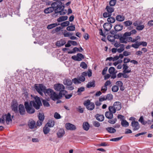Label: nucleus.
Returning a JSON list of instances; mask_svg holds the SVG:
<instances>
[{
    "mask_svg": "<svg viewBox=\"0 0 153 153\" xmlns=\"http://www.w3.org/2000/svg\"><path fill=\"white\" fill-rule=\"evenodd\" d=\"M35 101H31L29 103L27 102H25L24 105L27 112L29 114H32L35 111L33 106L36 109L39 108L42 105V102L39 98L37 96L34 97Z\"/></svg>",
    "mask_w": 153,
    "mask_h": 153,
    "instance_id": "f257e3e1",
    "label": "nucleus"
},
{
    "mask_svg": "<svg viewBox=\"0 0 153 153\" xmlns=\"http://www.w3.org/2000/svg\"><path fill=\"white\" fill-rule=\"evenodd\" d=\"M61 4L58 1H56L51 4V7H48L44 10V12L46 14L50 13L53 10H55V9L57 7V5H60Z\"/></svg>",
    "mask_w": 153,
    "mask_h": 153,
    "instance_id": "f03ea898",
    "label": "nucleus"
},
{
    "mask_svg": "<svg viewBox=\"0 0 153 153\" xmlns=\"http://www.w3.org/2000/svg\"><path fill=\"white\" fill-rule=\"evenodd\" d=\"M132 39V37H130L127 33L125 32L123 35L119 38L120 42V43L126 44L130 42L131 39Z\"/></svg>",
    "mask_w": 153,
    "mask_h": 153,
    "instance_id": "7ed1b4c3",
    "label": "nucleus"
},
{
    "mask_svg": "<svg viewBox=\"0 0 153 153\" xmlns=\"http://www.w3.org/2000/svg\"><path fill=\"white\" fill-rule=\"evenodd\" d=\"M121 104L119 102L116 101L114 102L113 106H110L108 108V110L111 111V109L113 110L112 112L115 113L116 111L120 110L121 108Z\"/></svg>",
    "mask_w": 153,
    "mask_h": 153,
    "instance_id": "20e7f679",
    "label": "nucleus"
},
{
    "mask_svg": "<svg viewBox=\"0 0 153 153\" xmlns=\"http://www.w3.org/2000/svg\"><path fill=\"white\" fill-rule=\"evenodd\" d=\"M61 4L60 5H57V7L55 9V12L56 13H59L60 15H63L66 14V12L64 10V6L62 5V2L58 1Z\"/></svg>",
    "mask_w": 153,
    "mask_h": 153,
    "instance_id": "39448f33",
    "label": "nucleus"
},
{
    "mask_svg": "<svg viewBox=\"0 0 153 153\" xmlns=\"http://www.w3.org/2000/svg\"><path fill=\"white\" fill-rule=\"evenodd\" d=\"M3 119L2 122H6V123L8 125L11 123L12 121V118H13V116L11 117V115L9 113L7 114H5L2 116Z\"/></svg>",
    "mask_w": 153,
    "mask_h": 153,
    "instance_id": "423d86ee",
    "label": "nucleus"
},
{
    "mask_svg": "<svg viewBox=\"0 0 153 153\" xmlns=\"http://www.w3.org/2000/svg\"><path fill=\"white\" fill-rule=\"evenodd\" d=\"M34 87L36 91L40 95L42 96L43 92H44L46 87L42 84H36L35 85Z\"/></svg>",
    "mask_w": 153,
    "mask_h": 153,
    "instance_id": "0eeeda50",
    "label": "nucleus"
},
{
    "mask_svg": "<svg viewBox=\"0 0 153 153\" xmlns=\"http://www.w3.org/2000/svg\"><path fill=\"white\" fill-rule=\"evenodd\" d=\"M83 104L86 107V108L89 110H92L94 108L95 105L94 103L93 102H91L89 100H87L85 101Z\"/></svg>",
    "mask_w": 153,
    "mask_h": 153,
    "instance_id": "6e6552de",
    "label": "nucleus"
},
{
    "mask_svg": "<svg viewBox=\"0 0 153 153\" xmlns=\"http://www.w3.org/2000/svg\"><path fill=\"white\" fill-rule=\"evenodd\" d=\"M131 126L132 127L133 130L134 131L138 130L140 127L138 122L135 121H132Z\"/></svg>",
    "mask_w": 153,
    "mask_h": 153,
    "instance_id": "1a4fd4ad",
    "label": "nucleus"
},
{
    "mask_svg": "<svg viewBox=\"0 0 153 153\" xmlns=\"http://www.w3.org/2000/svg\"><path fill=\"white\" fill-rule=\"evenodd\" d=\"M54 88L55 90L60 91L62 89H64L65 87L62 84L58 83L54 85Z\"/></svg>",
    "mask_w": 153,
    "mask_h": 153,
    "instance_id": "9d476101",
    "label": "nucleus"
},
{
    "mask_svg": "<svg viewBox=\"0 0 153 153\" xmlns=\"http://www.w3.org/2000/svg\"><path fill=\"white\" fill-rule=\"evenodd\" d=\"M50 97L51 99L53 100H55L61 98V96H60L59 94H58L54 91Z\"/></svg>",
    "mask_w": 153,
    "mask_h": 153,
    "instance_id": "9b49d317",
    "label": "nucleus"
},
{
    "mask_svg": "<svg viewBox=\"0 0 153 153\" xmlns=\"http://www.w3.org/2000/svg\"><path fill=\"white\" fill-rule=\"evenodd\" d=\"M112 109L110 110L111 111L108 110L109 111H106L105 113V115L106 117L108 119H111L113 116V114L115 113L112 112L113 110Z\"/></svg>",
    "mask_w": 153,
    "mask_h": 153,
    "instance_id": "f8f14e48",
    "label": "nucleus"
},
{
    "mask_svg": "<svg viewBox=\"0 0 153 153\" xmlns=\"http://www.w3.org/2000/svg\"><path fill=\"white\" fill-rule=\"evenodd\" d=\"M28 125L29 128L31 129H34L36 128V122L33 120H29V121L28 122Z\"/></svg>",
    "mask_w": 153,
    "mask_h": 153,
    "instance_id": "ddd939ff",
    "label": "nucleus"
},
{
    "mask_svg": "<svg viewBox=\"0 0 153 153\" xmlns=\"http://www.w3.org/2000/svg\"><path fill=\"white\" fill-rule=\"evenodd\" d=\"M65 127L66 128L70 130H75L76 129V126L74 125L71 124L70 123H68L65 124Z\"/></svg>",
    "mask_w": 153,
    "mask_h": 153,
    "instance_id": "4468645a",
    "label": "nucleus"
},
{
    "mask_svg": "<svg viewBox=\"0 0 153 153\" xmlns=\"http://www.w3.org/2000/svg\"><path fill=\"white\" fill-rule=\"evenodd\" d=\"M112 25L108 23H105L103 25V27L106 31H109L112 27Z\"/></svg>",
    "mask_w": 153,
    "mask_h": 153,
    "instance_id": "2eb2a0df",
    "label": "nucleus"
},
{
    "mask_svg": "<svg viewBox=\"0 0 153 153\" xmlns=\"http://www.w3.org/2000/svg\"><path fill=\"white\" fill-rule=\"evenodd\" d=\"M13 103L11 106L12 109L13 111L16 112L18 111V104L16 101H13Z\"/></svg>",
    "mask_w": 153,
    "mask_h": 153,
    "instance_id": "dca6fc26",
    "label": "nucleus"
},
{
    "mask_svg": "<svg viewBox=\"0 0 153 153\" xmlns=\"http://www.w3.org/2000/svg\"><path fill=\"white\" fill-rule=\"evenodd\" d=\"M19 110L21 115L24 114L25 113V110L23 105L20 104L19 106Z\"/></svg>",
    "mask_w": 153,
    "mask_h": 153,
    "instance_id": "f3484780",
    "label": "nucleus"
},
{
    "mask_svg": "<svg viewBox=\"0 0 153 153\" xmlns=\"http://www.w3.org/2000/svg\"><path fill=\"white\" fill-rule=\"evenodd\" d=\"M65 133L64 130L62 128H60L58 131L57 134L59 138H61L63 137Z\"/></svg>",
    "mask_w": 153,
    "mask_h": 153,
    "instance_id": "a211bd4d",
    "label": "nucleus"
},
{
    "mask_svg": "<svg viewBox=\"0 0 153 153\" xmlns=\"http://www.w3.org/2000/svg\"><path fill=\"white\" fill-rule=\"evenodd\" d=\"M63 83L65 85L71 86L72 84V82L70 79H65L63 80Z\"/></svg>",
    "mask_w": 153,
    "mask_h": 153,
    "instance_id": "6ab92c4d",
    "label": "nucleus"
},
{
    "mask_svg": "<svg viewBox=\"0 0 153 153\" xmlns=\"http://www.w3.org/2000/svg\"><path fill=\"white\" fill-rule=\"evenodd\" d=\"M53 91L50 88H48L47 89H46V88L44 91V93L45 94V95H46L50 97L51 96L52 93L53 92Z\"/></svg>",
    "mask_w": 153,
    "mask_h": 153,
    "instance_id": "aec40b11",
    "label": "nucleus"
},
{
    "mask_svg": "<svg viewBox=\"0 0 153 153\" xmlns=\"http://www.w3.org/2000/svg\"><path fill=\"white\" fill-rule=\"evenodd\" d=\"M123 73H129L131 72V70L127 69L128 68V66L126 64H124L123 65Z\"/></svg>",
    "mask_w": 153,
    "mask_h": 153,
    "instance_id": "412c9836",
    "label": "nucleus"
},
{
    "mask_svg": "<svg viewBox=\"0 0 153 153\" xmlns=\"http://www.w3.org/2000/svg\"><path fill=\"white\" fill-rule=\"evenodd\" d=\"M123 28V26L121 24H118L116 25L114 27L115 31H119L122 30Z\"/></svg>",
    "mask_w": 153,
    "mask_h": 153,
    "instance_id": "4be33fe9",
    "label": "nucleus"
},
{
    "mask_svg": "<svg viewBox=\"0 0 153 153\" xmlns=\"http://www.w3.org/2000/svg\"><path fill=\"white\" fill-rule=\"evenodd\" d=\"M66 42L65 40L63 39H61L59 41L57 42L56 43V45L58 47H61Z\"/></svg>",
    "mask_w": 153,
    "mask_h": 153,
    "instance_id": "5701e85b",
    "label": "nucleus"
},
{
    "mask_svg": "<svg viewBox=\"0 0 153 153\" xmlns=\"http://www.w3.org/2000/svg\"><path fill=\"white\" fill-rule=\"evenodd\" d=\"M95 82L94 80L89 82L86 85V87L89 88L91 87H94L95 86Z\"/></svg>",
    "mask_w": 153,
    "mask_h": 153,
    "instance_id": "b1692460",
    "label": "nucleus"
},
{
    "mask_svg": "<svg viewBox=\"0 0 153 153\" xmlns=\"http://www.w3.org/2000/svg\"><path fill=\"white\" fill-rule=\"evenodd\" d=\"M96 118L97 120L100 121H103L104 119V117L103 115L99 114L96 115Z\"/></svg>",
    "mask_w": 153,
    "mask_h": 153,
    "instance_id": "393cba45",
    "label": "nucleus"
},
{
    "mask_svg": "<svg viewBox=\"0 0 153 153\" xmlns=\"http://www.w3.org/2000/svg\"><path fill=\"white\" fill-rule=\"evenodd\" d=\"M117 36V35H109L107 37V39L110 42H113L116 39L115 36Z\"/></svg>",
    "mask_w": 153,
    "mask_h": 153,
    "instance_id": "a878e982",
    "label": "nucleus"
},
{
    "mask_svg": "<svg viewBox=\"0 0 153 153\" xmlns=\"http://www.w3.org/2000/svg\"><path fill=\"white\" fill-rule=\"evenodd\" d=\"M89 125L87 122L83 123V128L85 130L87 131L89 129Z\"/></svg>",
    "mask_w": 153,
    "mask_h": 153,
    "instance_id": "bb28decb",
    "label": "nucleus"
},
{
    "mask_svg": "<svg viewBox=\"0 0 153 153\" xmlns=\"http://www.w3.org/2000/svg\"><path fill=\"white\" fill-rule=\"evenodd\" d=\"M116 19L117 21L120 22H122L125 20V17L123 16L118 15L117 16Z\"/></svg>",
    "mask_w": 153,
    "mask_h": 153,
    "instance_id": "cd10ccee",
    "label": "nucleus"
},
{
    "mask_svg": "<svg viewBox=\"0 0 153 153\" xmlns=\"http://www.w3.org/2000/svg\"><path fill=\"white\" fill-rule=\"evenodd\" d=\"M68 18V17L67 16H61L57 19V21L58 22H60L67 20Z\"/></svg>",
    "mask_w": 153,
    "mask_h": 153,
    "instance_id": "c85d7f7f",
    "label": "nucleus"
},
{
    "mask_svg": "<svg viewBox=\"0 0 153 153\" xmlns=\"http://www.w3.org/2000/svg\"><path fill=\"white\" fill-rule=\"evenodd\" d=\"M122 126L124 127H126L129 126V123L126 120H122L121 122Z\"/></svg>",
    "mask_w": 153,
    "mask_h": 153,
    "instance_id": "c756f323",
    "label": "nucleus"
},
{
    "mask_svg": "<svg viewBox=\"0 0 153 153\" xmlns=\"http://www.w3.org/2000/svg\"><path fill=\"white\" fill-rule=\"evenodd\" d=\"M46 125L49 127H52L55 125V122L53 120H51L49 121Z\"/></svg>",
    "mask_w": 153,
    "mask_h": 153,
    "instance_id": "7c9ffc66",
    "label": "nucleus"
},
{
    "mask_svg": "<svg viewBox=\"0 0 153 153\" xmlns=\"http://www.w3.org/2000/svg\"><path fill=\"white\" fill-rule=\"evenodd\" d=\"M106 9L107 12L111 14V13L114 11L113 7L110 6H107L106 7Z\"/></svg>",
    "mask_w": 153,
    "mask_h": 153,
    "instance_id": "2f4dec72",
    "label": "nucleus"
},
{
    "mask_svg": "<svg viewBox=\"0 0 153 153\" xmlns=\"http://www.w3.org/2000/svg\"><path fill=\"white\" fill-rule=\"evenodd\" d=\"M49 127V126H47L46 125L44 128L43 131L45 134H47L50 131V129Z\"/></svg>",
    "mask_w": 153,
    "mask_h": 153,
    "instance_id": "473e14b6",
    "label": "nucleus"
},
{
    "mask_svg": "<svg viewBox=\"0 0 153 153\" xmlns=\"http://www.w3.org/2000/svg\"><path fill=\"white\" fill-rule=\"evenodd\" d=\"M106 130L109 133H113L115 132L116 131V130L111 127H109L106 128Z\"/></svg>",
    "mask_w": 153,
    "mask_h": 153,
    "instance_id": "72a5a7b5",
    "label": "nucleus"
},
{
    "mask_svg": "<svg viewBox=\"0 0 153 153\" xmlns=\"http://www.w3.org/2000/svg\"><path fill=\"white\" fill-rule=\"evenodd\" d=\"M107 21L109 23H113L115 21V18L113 17H109L107 19Z\"/></svg>",
    "mask_w": 153,
    "mask_h": 153,
    "instance_id": "f704fd0d",
    "label": "nucleus"
},
{
    "mask_svg": "<svg viewBox=\"0 0 153 153\" xmlns=\"http://www.w3.org/2000/svg\"><path fill=\"white\" fill-rule=\"evenodd\" d=\"M125 45L124 44H121L120 48L117 49V51L119 53H121L124 50Z\"/></svg>",
    "mask_w": 153,
    "mask_h": 153,
    "instance_id": "c9c22d12",
    "label": "nucleus"
},
{
    "mask_svg": "<svg viewBox=\"0 0 153 153\" xmlns=\"http://www.w3.org/2000/svg\"><path fill=\"white\" fill-rule=\"evenodd\" d=\"M57 24L56 23H53L49 25H48L47 26V28L48 29H51L52 28L55 27L57 26Z\"/></svg>",
    "mask_w": 153,
    "mask_h": 153,
    "instance_id": "e433bc0d",
    "label": "nucleus"
},
{
    "mask_svg": "<svg viewBox=\"0 0 153 153\" xmlns=\"http://www.w3.org/2000/svg\"><path fill=\"white\" fill-rule=\"evenodd\" d=\"M119 90V87L117 86V85H115L112 87L111 88V90L112 91L114 92H117Z\"/></svg>",
    "mask_w": 153,
    "mask_h": 153,
    "instance_id": "4c0bfd02",
    "label": "nucleus"
},
{
    "mask_svg": "<svg viewBox=\"0 0 153 153\" xmlns=\"http://www.w3.org/2000/svg\"><path fill=\"white\" fill-rule=\"evenodd\" d=\"M72 81L75 84H79L81 83L78 78H74L72 79Z\"/></svg>",
    "mask_w": 153,
    "mask_h": 153,
    "instance_id": "58836bf2",
    "label": "nucleus"
},
{
    "mask_svg": "<svg viewBox=\"0 0 153 153\" xmlns=\"http://www.w3.org/2000/svg\"><path fill=\"white\" fill-rule=\"evenodd\" d=\"M67 92L64 89H62V90L60 91L59 93V95L60 96H61V98L62 97V95H65L67 93Z\"/></svg>",
    "mask_w": 153,
    "mask_h": 153,
    "instance_id": "ea45409f",
    "label": "nucleus"
},
{
    "mask_svg": "<svg viewBox=\"0 0 153 153\" xmlns=\"http://www.w3.org/2000/svg\"><path fill=\"white\" fill-rule=\"evenodd\" d=\"M123 23L125 25V26L126 27L130 26L132 24V22L131 21L129 20L125 21Z\"/></svg>",
    "mask_w": 153,
    "mask_h": 153,
    "instance_id": "a19ab883",
    "label": "nucleus"
},
{
    "mask_svg": "<svg viewBox=\"0 0 153 153\" xmlns=\"http://www.w3.org/2000/svg\"><path fill=\"white\" fill-rule=\"evenodd\" d=\"M38 118L39 120L43 121L44 119V114L43 113H39L38 116Z\"/></svg>",
    "mask_w": 153,
    "mask_h": 153,
    "instance_id": "79ce46f5",
    "label": "nucleus"
},
{
    "mask_svg": "<svg viewBox=\"0 0 153 153\" xmlns=\"http://www.w3.org/2000/svg\"><path fill=\"white\" fill-rule=\"evenodd\" d=\"M71 58L75 61H80L82 60V59H81L78 57L77 54L76 56L74 55L72 56Z\"/></svg>",
    "mask_w": 153,
    "mask_h": 153,
    "instance_id": "37998d69",
    "label": "nucleus"
},
{
    "mask_svg": "<svg viewBox=\"0 0 153 153\" xmlns=\"http://www.w3.org/2000/svg\"><path fill=\"white\" fill-rule=\"evenodd\" d=\"M66 29L68 31H74L75 30V27L74 26H70L68 27Z\"/></svg>",
    "mask_w": 153,
    "mask_h": 153,
    "instance_id": "c03bdc74",
    "label": "nucleus"
},
{
    "mask_svg": "<svg viewBox=\"0 0 153 153\" xmlns=\"http://www.w3.org/2000/svg\"><path fill=\"white\" fill-rule=\"evenodd\" d=\"M115 69L114 67H111L108 69V72L110 74H114V73Z\"/></svg>",
    "mask_w": 153,
    "mask_h": 153,
    "instance_id": "a18cd8bd",
    "label": "nucleus"
},
{
    "mask_svg": "<svg viewBox=\"0 0 153 153\" xmlns=\"http://www.w3.org/2000/svg\"><path fill=\"white\" fill-rule=\"evenodd\" d=\"M138 121L143 125H145L146 123V122L144 121L143 117V116L140 117Z\"/></svg>",
    "mask_w": 153,
    "mask_h": 153,
    "instance_id": "49530a36",
    "label": "nucleus"
},
{
    "mask_svg": "<svg viewBox=\"0 0 153 153\" xmlns=\"http://www.w3.org/2000/svg\"><path fill=\"white\" fill-rule=\"evenodd\" d=\"M69 24V22L68 21H66L62 23L61 25L62 27H65L68 26Z\"/></svg>",
    "mask_w": 153,
    "mask_h": 153,
    "instance_id": "de8ad7c7",
    "label": "nucleus"
},
{
    "mask_svg": "<svg viewBox=\"0 0 153 153\" xmlns=\"http://www.w3.org/2000/svg\"><path fill=\"white\" fill-rule=\"evenodd\" d=\"M42 103L43 105L45 107H48L50 106V104L48 102L45 100H42Z\"/></svg>",
    "mask_w": 153,
    "mask_h": 153,
    "instance_id": "09e8293b",
    "label": "nucleus"
},
{
    "mask_svg": "<svg viewBox=\"0 0 153 153\" xmlns=\"http://www.w3.org/2000/svg\"><path fill=\"white\" fill-rule=\"evenodd\" d=\"M139 45V42H136L135 44H132L131 46L135 48H137L140 46Z\"/></svg>",
    "mask_w": 153,
    "mask_h": 153,
    "instance_id": "8fccbe9b",
    "label": "nucleus"
},
{
    "mask_svg": "<svg viewBox=\"0 0 153 153\" xmlns=\"http://www.w3.org/2000/svg\"><path fill=\"white\" fill-rule=\"evenodd\" d=\"M144 28V25H141L137 26L136 27V29L138 30H142Z\"/></svg>",
    "mask_w": 153,
    "mask_h": 153,
    "instance_id": "3c124183",
    "label": "nucleus"
},
{
    "mask_svg": "<svg viewBox=\"0 0 153 153\" xmlns=\"http://www.w3.org/2000/svg\"><path fill=\"white\" fill-rule=\"evenodd\" d=\"M54 117L57 119H59L61 118L60 115L57 112H55L54 114Z\"/></svg>",
    "mask_w": 153,
    "mask_h": 153,
    "instance_id": "603ef678",
    "label": "nucleus"
},
{
    "mask_svg": "<svg viewBox=\"0 0 153 153\" xmlns=\"http://www.w3.org/2000/svg\"><path fill=\"white\" fill-rule=\"evenodd\" d=\"M127 32V33H128V34L130 36L131 34H135L137 32V31L135 30L134 29V30H131L130 32Z\"/></svg>",
    "mask_w": 153,
    "mask_h": 153,
    "instance_id": "864d4df0",
    "label": "nucleus"
},
{
    "mask_svg": "<svg viewBox=\"0 0 153 153\" xmlns=\"http://www.w3.org/2000/svg\"><path fill=\"white\" fill-rule=\"evenodd\" d=\"M107 100H112L113 98V95L111 94H108L106 96Z\"/></svg>",
    "mask_w": 153,
    "mask_h": 153,
    "instance_id": "5fc2aeb1",
    "label": "nucleus"
},
{
    "mask_svg": "<svg viewBox=\"0 0 153 153\" xmlns=\"http://www.w3.org/2000/svg\"><path fill=\"white\" fill-rule=\"evenodd\" d=\"M66 33L64 32L63 33L64 36L65 37H69L70 36L72 35L73 33H70L69 32H66V31H65Z\"/></svg>",
    "mask_w": 153,
    "mask_h": 153,
    "instance_id": "6e6d98bb",
    "label": "nucleus"
},
{
    "mask_svg": "<svg viewBox=\"0 0 153 153\" xmlns=\"http://www.w3.org/2000/svg\"><path fill=\"white\" fill-rule=\"evenodd\" d=\"M80 66L82 68L85 69L87 68V66L86 64L84 62H82L80 65Z\"/></svg>",
    "mask_w": 153,
    "mask_h": 153,
    "instance_id": "4d7b16f0",
    "label": "nucleus"
},
{
    "mask_svg": "<svg viewBox=\"0 0 153 153\" xmlns=\"http://www.w3.org/2000/svg\"><path fill=\"white\" fill-rule=\"evenodd\" d=\"M116 3V0H111L109 2V5L110 6H114Z\"/></svg>",
    "mask_w": 153,
    "mask_h": 153,
    "instance_id": "13d9d810",
    "label": "nucleus"
},
{
    "mask_svg": "<svg viewBox=\"0 0 153 153\" xmlns=\"http://www.w3.org/2000/svg\"><path fill=\"white\" fill-rule=\"evenodd\" d=\"M93 124L94 126L97 127H98L100 126V123L97 121H94Z\"/></svg>",
    "mask_w": 153,
    "mask_h": 153,
    "instance_id": "bf43d9fd",
    "label": "nucleus"
},
{
    "mask_svg": "<svg viewBox=\"0 0 153 153\" xmlns=\"http://www.w3.org/2000/svg\"><path fill=\"white\" fill-rule=\"evenodd\" d=\"M76 109L77 111L81 113H82L83 112L84 110L83 108H82L80 106H79Z\"/></svg>",
    "mask_w": 153,
    "mask_h": 153,
    "instance_id": "052dcab7",
    "label": "nucleus"
},
{
    "mask_svg": "<svg viewBox=\"0 0 153 153\" xmlns=\"http://www.w3.org/2000/svg\"><path fill=\"white\" fill-rule=\"evenodd\" d=\"M117 120V119L115 118L114 119L110 120L108 121L109 123L111 124H114L115 123Z\"/></svg>",
    "mask_w": 153,
    "mask_h": 153,
    "instance_id": "680f3d73",
    "label": "nucleus"
},
{
    "mask_svg": "<svg viewBox=\"0 0 153 153\" xmlns=\"http://www.w3.org/2000/svg\"><path fill=\"white\" fill-rule=\"evenodd\" d=\"M122 138V137H118L116 138H112L110 140L113 141H117L120 140Z\"/></svg>",
    "mask_w": 153,
    "mask_h": 153,
    "instance_id": "e2e57ef3",
    "label": "nucleus"
},
{
    "mask_svg": "<svg viewBox=\"0 0 153 153\" xmlns=\"http://www.w3.org/2000/svg\"><path fill=\"white\" fill-rule=\"evenodd\" d=\"M111 14L110 13H107L106 12H105L103 13V16L104 17L106 18L108 17L111 16Z\"/></svg>",
    "mask_w": 153,
    "mask_h": 153,
    "instance_id": "0e129e2a",
    "label": "nucleus"
},
{
    "mask_svg": "<svg viewBox=\"0 0 153 153\" xmlns=\"http://www.w3.org/2000/svg\"><path fill=\"white\" fill-rule=\"evenodd\" d=\"M85 90V88L83 87H82L79 88L78 90L77 91V93H81V92H83Z\"/></svg>",
    "mask_w": 153,
    "mask_h": 153,
    "instance_id": "69168bd1",
    "label": "nucleus"
},
{
    "mask_svg": "<svg viewBox=\"0 0 153 153\" xmlns=\"http://www.w3.org/2000/svg\"><path fill=\"white\" fill-rule=\"evenodd\" d=\"M107 99H106V97L104 96H101L99 98V100L100 101L102 102L105 100H106Z\"/></svg>",
    "mask_w": 153,
    "mask_h": 153,
    "instance_id": "338daca9",
    "label": "nucleus"
},
{
    "mask_svg": "<svg viewBox=\"0 0 153 153\" xmlns=\"http://www.w3.org/2000/svg\"><path fill=\"white\" fill-rule=\"evenodd\" d=\"M116 85H118L117 86L118 87L122 86L123 84L122 82L120 81H117L116 83Z\"/></svg>",
    "mask_w": 153,
    "mask_h": 153,
    "instance_id": "774afa93",
    "label": "nucleus"
}]
</instances>
